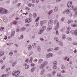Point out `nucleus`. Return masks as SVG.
<instances>
[{
    "label": "nucleus",
    "mask_w": 77,
    "mask_h": 77,
    "mask_svg": "<svg viewBox=\"0 0 77 77\" xmlns=\"http://www.w3.org/2000/svg\"><path fill=\"white\" fill-rule=\"evenodd\" d=\"M56 68H57V66H56L54 65V66L53 67V69H56Z\"/></svg>",
    "instance_id": "3c124183"
},
{
    "label": "nucleus",
    "mask_w": 77,
    "mask_h": 77,
    "mask_svg": "<svg viewBox=\"0 0 77 77\" xmlns=\"http://www.w3.org/2000/svg\"><path fill=\"white\" fill-rule=\"evenodd\" d=\"M9 70H10V68H7L5 69L6 71H7V72L9 71Z\"/></svg>",
    "instance_id": "864d4df0"
},
{
    "label": "nucleus",
    "mask_w": 77,
    "mask_h": 77,
    "mask_svg": "<svg viewBox=\"0 0 77 77\" xmlns=\"http://www.w3.org/2000/svg\"><path fill=\"white\" fill-rule=\"evenodd\" d=\"M43 32H44V31L42 30L41 29L38 32V35H41V34H42Z\"/></svg>",
    "instance_id": "aec40b11"
},
{
    "label": "nucleus",
    "mask_w": 77,
    "mask_h": 77,
    "mask_svg": "<svg viewBox=\"0 0 77 77\" xmlns=\"http://www.w3.org/2000/svg\"><path fill=\"white\" fill-rule=\"evenodd\" d=\"M71 31L70 30H68L66 31V34H69L71 33Z\"/></svg>",
    "instance_id": "c756f323"
},
{
    "label": "nucleus",
    "mask_w": 77,
    "mask_h": 77,
    "mask_svg": "<svg viewBox=\"0 0 77 77\" xmlns=\"http://www.w3.org/2000/svg\"><path fill=\"white\" fill-rule=\"evenodd\" d=\"M48 77H52V75L51 73H49L48 74Z\"/></svg>",
    "instance_id": "8fccbe9b"
},
{
    "label": "nucleus",
    "mask_w": 77,
    "mask_h": 77,
    "mask_svg": "<svg viewBox=\"0 0 77 77\" xmlns=\"http://www.w3.org/2000/svg\"><path fill=\"white\" fill-rule=\"evenodd\" d=\"M3 21L5 23H6L8 22V19L7 18H4Z\"/></svg>",
    "instance_id": "7c9ffc66"
},
{
    "label": "nucleus",
    "mask_w": 77,
    "mask_h": 77,
    "mask_svg": "<svg viewBox=\"0 0 77 77\" xmlns=\"http://www.w3.org/2000/svg\"><path fill=\"white\" fill-rule=\"evenodd\" d=\"M5 29L4 27H2L1 28H0V31H1V32H2L3 31V29Z\"/></svg>",
    "instance_id": "5fc2aeb1"
},
{
    "label": "nucleus",
    "mask_w": 77,
    "mask_h": 77,
    "mask_svg": "<svg viewBox=\"0 0 77 77\" xmlns=\"http://www.w3.org/2000/svg\"><path fill=\"white\" fill-rule=\"evenodd\" d=\"M55 35H59V32H58V31L57 30L55 32Z\"/></svg>",
    "instance_id": "bf43d9fd"
},
{
    "label": "nucleus",
    "mask_w": 77,
    "mask_h": 77,
    "mask_svg": "<svg viewBox=\"0 0 77 77\" xmlns=\"http://www.w3.org/2000/svg\"><path fill=\"white\" fill-rule=\"evenodd\" d=\"M32 46L31 45H29L28 46V49L29 50H32Z\"/></svg>",
    "instance_id": "6ab92c4d"
},
{
    "label": "nucleus",
    "mask_w": 77,
    "mask_h": 77,
    "mask_svg": "<svg viewBox=\"0 0 77 77\" xmlns=\"http://www.w3.org/2000/svg\"><path fill=\"white\" fill-rule=\"evenodd\" d=\"M33 54V52H30L28 55V56H30V55H32V54Z\"/></svg>",
    "instance_id": "6e6d98bb"
},
{
    "label": "nucleus",
    "mask_w": 77,
    "mask_h": 77,
    "mask_svg": "<svg viewBox=\"0 0 77 77\" xmlns=\"http://www.w3.org/2000/svg\"><path fill=\"white\" fill-rule=\"evenodd\" d=\"M66 13L67 14H68L69 12H70V11H71V10L69 9H68L66 10Z\"/></svg>",
    "instance_id": "a211bd4d"
},
{
    "label": "nucleus",
    "mask_w": 77,
    "mask_h": 77,
    "mask_svg": "<svg viewBox=\"0 0 77 77\" xmlns=\"http://www.w3.org/2000/svg\"><path fill=\"white\" fill-rule=\"evenodd\" d=\"M53 20H49L48 24L49 26H52V24H53Z\"/></svg>",
    "instance_id": "39448f33"
},
{
    "label": "nucleus",
    "mask_w": 77,
    "mask_h": 77,
    "mask_svg": "<svg viewBox=\"0 0 77 77\" xmlns=\"http://www.w3.org/2000/svg\"><path fill=\"white\" fill-rule=\"evenodd\" d=\"M31 21H32V20L30 18H26L25 20V23H30Z\"/></svg>",
    "instance_id": "20e7f679"
},
{
    "label": "nucleus",
    "mask_w": 77,
    "mask_h": 77,
    "mask_svg": "<svg viewBox=\"0 0 77 77\" xmlns=\"http://www.w3.org/2000/svg\"><path fill=\"white\" fill-rule=\"evenodd\" d=\"M52 29V27L49 26H48L46 29V32H50V31L51 29Z\"/></svg>",
    "instance_id": "6e6552de"
},
{
    "label": "nucleus",
    "mask_w": 77,
    "mask_h": 77,
    "mask_svg": "<svg viewBox=\"0 0 77 77\" xmlns=\"http://www.w3.org/2000/svg\"><path fill=\"white\" fill-rule=\"evenodd\" d=\"M8 11L6 9L0 7V14H8Z\"/></svg>",
    "instance_id": "f03ea898"
},
{
    "label": "nucleus",
    "mask_w": 77,
    "mask_h": 77,
    "mask_svg": "<svg viewBox=\"0 0 77 77\" xmlns=\"http://www.w3.org/2000/svg\"><path fill=\"white\" fill-rule=\"evenodd\" d=\"M17 52H18V50L17 49H15L14 51V53H17Z\"/></svg>",
    "instance_id": "13d9d810"
},
{
    "label": "nucleus",
    "mask_w": 77,
    "mask_h": 77,
    "mask_svg": "<svg viewBox=\"0 0 77 77\" xmlns=\"http://www.w3.org/2000/svg\"><path fill=\"white\" fill-rule=\"evenodd\" d=\"M64 20H65V17H63L60 20L61 22V23H63V22L64 21Z\"/></svg>",
    "instance_id": "473e14b6"
},
{
    "label": "nucleus",
    "mask_w": 77,
    "mask_h": 77,
    "mask_svg": "<svg viewBox=\"0 0 77 77\" xmlns=\"http://www.w3.org/2000/svg\"><path fill=\"white\" fill-rule=\"evenodd\" d=\"M58 7H55L54 9V11L55 12H57V11H58Z\"/></svg>",
    "instance_id": "412c9836"
},
{
    "label": "nucleus",
    "mask_w": 77,
    "mask_h": 77,
    "mask_svg": "<svg viewBox=\"0 0 77 77\" xmlns=\"http://www.w3.org/2000/svg\"><path fill=\"white\" fill-rule=\"evenodd\" d=\"M61 69H65V66H62Z\"/></svg>",
    "instance_id": "69168bd1"
},
{
    "label": "nucleus",
    "mask_w": 77,
    "mask_h": 77,
    "mask_svg": "<svg viewBox=\"0 0 77 77\" xmlns=\"http://www.w3.org/2000/svg\"><path fill=\"white\" fill-rule=\"evenodd\" d=\"M48 64V62L47 61H45L41 64L39 66V68L40 69H44L45 68V66L47 65Z\"/></svg>",
    "instance_id": "f257e3e1"
},
{
    "label": "nucleus",
    "mask_w": 77,
    "mask_h": 77,
    "mask_svg": "<svg viewBox=\"0 0 77 77\" xmlns=\"http://www.w3.org/2000/svg\"><path fill=\"white\" fill-rule=\"evenodd\" d=\"M71 27H77V24L75 23H72L71 24Z\"/></svg>",
    "instance_id": "2eb2a0df"
},
{
    "label": "nucleus",
    "mask_w": 77,
    "mask_h": 77,
    "mask_svg": "<svg viewBox=\"0 0 77 77\" xmlns=\"http://www.w3.org/2000/svg\"><path fill=\"white\" fill-rule=\"evenodd\" d=\"M4 54H5V52H0V57H1V56H2Z\"/></svg>",
    "instance_id": "bb28decb"
},
{
    "label": "nucleus",
    "mask_w": 77,
    "mask_h": 77,
    "mask_svg": "<svg viewBox=\"0 0 77 77\" xmlns=\"http://www.w3.org/2000/svg\"><path fill=\"white\" fill-rule=\"evenodd\" d=\"M34 71H35V69H34V68H32L31 69V72H33Z\"/></svg>",
    "instance_id": "603ef678"
},
{
    "label": "nucleus",
    "mask_w": 77,
    "mask_h": 77,
    "mask_svg": "<svg viewBox=\"0 0 77 77\" xmlns=\"http://www.w3.org/2000/svg\"><path fill=\"white\" fill-rule=\"evenodd\" d=\"M75 15H77V10H75Z\"/></svg>",
    "instance_id": "774afa93"
},
{
    "label": "nucleus",
    "mask_w": 77,
    "mask_h": 77,
    "mask_svg": "<svg viewBox=\"0 0 77 77\" xmlns=\"http://www.w3.org/2000/svg\"><path fill=\"white\" fill-rule=\"evenodd\" d=\"M61 75V73H59L57 75V77H60Z\"/></svg>",
    "instance_id": "49530a36"
},
{
    "label": "nucleus",
    "mask_w": 77,
    "mask_h": 77,
    "mask_svg": "<svg viewBox=\"0 0 77 77\" xmlns=\"http://www.w3.org/2000/svg\"><path fill=\"white\" fill-rule=\"evenodd\" d=\"M72 5V2L71 1H69L67 3V7L68 8H70L71 6V5Z\"/></svg>",
    "instance_id": "0eeeda50"
},
{
    "label": "nucleus",
    "mask_w": 77,
    "mask_h": 77,
    "mask_svg": "<svg viewBox=\"0 0 77 77\" xmlns=\"http://www.w3.org/2000/svg\"><path fill=\"white\" fill-rule=\"evenodd\" d=\"M33 61V57H30V60H29V62L31 63H32V62Z\"/></svg>",
    "instance_id": "b1692460"
},
{
    "label": "nucleus",
    "mask_w": 77,
    "mask_h": 77,
    "mask_svg": "<svg viewBox=\"0 0 77 77\" xmlns=\"http://www.w3.org/2000/svg\"><path fill=\"white\" fill-rule=\"evenodd\" d=\"M32 46L33 48H35L36 47V44L35 43H33L32 44Z\"/></svg>",
    "instance_id": "4be33fe9"
},
{
    "label": "nucleus",
    "mask_w": 77,
    "mask_h": 77,
    "mask_svg": "<svg viewBox=\"0 0 77 77\" xmlns=\"http://www.w3.org/2000/svg\"><path fill=\"white\" fill-rule=\"evenodd\" d=\"M53 48H50L48 49L47 51L48 52H50V51H53Z\"/></svg>",
    "instance_id": "393cba45"
},
{
    "label": "nucleus",
    "mask_w": 77,
    "mask_h": 77,
    "mask_svg": "<svg viewBox=\"0 0 77 77\" xmlns=\"http://www.w3.org/2000/svg\"><path fill=\"white\" fill-rule=\"evenodd\" d=\"M56 72L54 71L52 72V74L53 75H55V74H56Z\"/></svg>",
    "instance_id": "09e8293b"
},
{
    "label": "nucleus",
    "mask_w": 77,
    "mask_h": 77,
    "mask_svg": "<svg viewBox=\"0 0 77 77\" xmlns=\"http://www.w3.org/2000/svg\"><path fill=\"white\" fill-rule=\"evenodd\" d=\"M71 9L73 10L74 11H77V8L76 7H74V6H72L71 8Z\"/></svg>",
    "instance_id": "9d476101"
},
{
    "label": "nucleus",
    "mask_w": 77,
    "mask_h": 77,
    "mask_svg": "<svg viewBox=\"0 0 77 77\" xmlns=\"http://www.w3.org/2000/svg\"><path fill=\"white\" fill-rule=\"evenodd\" d=\"M18 0H13L12 3L13 4H15L18 1Z\"/></svg>",
    "instance_id": "c85d7f7f"
},
{
    "label": "nucleus",
    "mask_w": 77,
    "mask_h": 77,
    "mask_svg": "<svg viewBox=\"0 0 77 77\" xmlns=\"http://www.w3.org/2000/svg\"><path fill=\"white\" fill-rule=\"evenodd\" d=\"M16 63L15 62H14L12 63V66L13 67L15 66L16 65Z\"/></svg>",
    "instance_id": "72a5a7b5"
},
{
    "label": "nucleus",
    "mask_w": 77,
    "mask_h": 77,
    "mask_svg": "<svg viewBox=\"0 0 77 77\" xmlns=\"http://www.w3.org/2000/svg\"><path fill=\"white\" fill-rule=\"evenodd\" d=\"M62 73H63V74L65 73V70H63L61 71Z\"/></svg>",
    "instance_id": "338daca9"
},
{
    "label": "nucleus",
    "mask_w": 77,
    "mask_h": 77,
    "mask_svg": "<svg viewBox=\"0 0 77 77\" xmlns=\"http://www.w3.org/2000/svg\"><path fill=\"white\" fill-rule=\"evenodd\" d=\"M37 51L38 52H41V49L39 48H37Z\"/></svg>",
    "instance_id": "e433bc0d"
},
{
    "label": "nucleus",
    "mask_w": 77,
    "mask_h": 77,
    "mask_svg": "<svg viewBox=\"0 0 77 77\" xmlns=\"http://www.w3.org/2000/svg\"><path fill=\"white\" fill-rule=\"evenodd\" d=\"M32 16L34 18H36V17H37V14H36V13H34L33 14Z\"/></svg>",
    "instance_id": "a878e982"
},
{
    "label": "nucleus",
    "mask_w": 77,
    "mask_h": 77,
    "mask_svg": "<svg viewBox=\"0 0 77 77\" xmlns=\"http://www.w3.org/2000/svg\"><path fill=\"white\" fill-rule=\"evenodd\" d=\"M6 75L5 74H4L1 75L0 77H6Z\"/></svg>",
    "instance_id": "de8ad7c7"
},
{
    "label": "nucleus",
    "mask_w": 77,
    "mask_h": 77,
    "mask_svg": "<svg viewBox=\"0 0 77 77\" xmlns=\"http://www.w3.org/2000/svg\"><path fill=\"white\" fill-rule=\"evenodd\" d=\"M26 62L28 63L29 62V59L27 58L26 60H25Z\"/></svg>",
    "instance_id": "4d7b16f0"
},
{
    "label": "nucleus",
    "mask_w": 77,
    "mask_h": 77,
    "mask_svg": "<svg viewBox=\"0 0 77 77\" xmlns=\"http://www.w3.org/2000/svg\"><path fill=\"white\" fill-rule=\"evenodd\" d=\"M46 29V26H43L41 29H42V30L44 31V30H45Z\"/></svg>",
    "instance_id": "2f4dec72"
},
{
    "label": "nucleus",
    "mask_w": 77,
    "mask_h": 77,
    "mask_svg": "<svg viewBox=\"0 0 77 77\" xmlns=\"http://www.w3.org/2000/svg\"><path fill=\"white\" fill-rule=\"evenodd\" d=\"M45 57L46 58H50L49 54H47L46 55Z\"/></svg>",
    "instance_id": "58836bf2"
},
{
    "label": "nucleus",
    "mask_w": 77,
    "mask_h": 77,
    "mask_svg": "<svg viewBox=\"0 0 77 77\" xmlns=\"http://www.w3.org/2000/svg\"><path fill=\"white\" fill-rule=\"evenodd\" d=\"M49 57H53L54 55L52 53H49Z\"/></svg>",
    "instance_id": "f704fd0d"
},
{
    "label": "nucleus",
    "mask_w": 77,
    "mask_h": 77,
    "mask_svg": "<svg viewBox=\"0 0 77 77\" xmlns=\"http://www.w3.org/2000/svg\"><path fill=\"white\" fill-rule=\"evenodd\" d=\"M67 39L68 41H72V38L69 37H67Z\"/></svg>",
    "instance_id": "cd10ccee"
},
{
    "label": "nucleus",
    "mask_w": 77,
    "mask_h": 77,
    "mask_svg": "<svg viewBox=\"0 0 77 77\" xmlns=\"http://www.w3.org/2000/svg\"><path fill=\"white\" fill-rule=\"evenodd\" d=\"M42 62H43V59H40L38 61V64H40V63H41Z\"/></svg>",
    "instance_id": "4468645a"
},
{
    "label": "nucleus",
    "mask_w": 77,
    "mask_h": 77,
    "mask_svg": "<svg viewBox=\"0 0 77 77\" xmlns=\"http://www.w3.org/2000/svg\"><path fill=\"white\" fill-rule=\"evenodd\" d=\"M57 23H59V22H58V20H55L54 21V24H57Z\"/></svg>",
    "instance_id": "4c0bfd02"
},
{
    "label": "nucleus",
    "mask_w": 77,
    "mask_h": 77,
    "mask_svg": "<svg viewBox=\"0 0 77 77\" xmlns=\"http://www.w3.org/2000/svg\"><path fill=\"white\" fill-rule=\"evenodd\" d=\"M45 71L43 70H42L41 72V75H43L44 74Z\"/></svg>",
    "instance_id": "ea45409f"
},
{
    "label": "nucleus",
    "mask_w": 77,
    "mask_h": 77,
    "mask_svg": "<svg viewBox=\"0 0 77 77\" xmlns=\"http://www.w3.org/2000/svg\"><path fill=\"white\" fill-rule=\"evenodd\" d=\"M24 66H25V69H29V66L27 64H26Z\"/></svg>",
    "instance_id": "f3484780"
},
{
    "label": "nucleus",
    "mask_w": 77,
    "mask_h": 77,
    "mask_svg": "<svg viewBox=\"0 0 77 77\" xmlns=\"http://www.w3.org/2000/svg\"><path fill=\"white\" fill-rule=\"evenodd\" d=\"M57 61L54 62H53L54 65L56 66V65H57Z\"/></svg>",
    "instance_id": "79ce46f5"
},
{
    "label": "nucleus",
    "mask_w": 77,
    "mask_h": 77,
    "mask_svg": "<svg viewBox=\"0 0 77 77\" xmlns=\"http://www.w3.org/2000/svg\"><path fill=\"white\" fill-rule=\"evenodd\" d=\"M6 3H7V4H9V3H10V1L9 0H7L6 1Z\"/></svg>",
    "instance_id": "0e129e2a"
},
{
    "label": "nucleus",
    "mask_w": 77,
    "mask_h": 77,
    "mask_svg": "<svg viewBox=\"0 0 77 77\" xmlns=\"http://www.w3.org/2000/svg\"><path fill=\"white\" fill-rule=\"evenodd\" d=\"M25 9L26 11H29V10H30V8L29 7H26V8Z\"/></svg>",
    "instance_id": "680f3d73"
},
{
    "label": "nucleus",
    "mask_w": 77,
    "mask_h": 77,
    "mask_svg": "<svg viewBox=\"0 0 77 77\" xmlns=\"http://www.w3.org/2000/svg\"><path fill=\"white\" fill-rule=\"evenodd\" d=\"M73 23V21L71 20H69L67 21V23L68 24H71Z\"/></svg>",
    "instance_id": "ddd939ff"
},
{
    "label": "nucleus",
    "mask_w": 77,
    "mask_h": 77,
    "mask_svg": "<svg viewBox=\"0 0 77 77\" xmlns=\"http://www.w3.org/2000/svg\"><path fill=\"white\" fill-rule=\"evenodd\" d=\"M54 40L56 42H59V39H58V38L57 37H55L54 38Z\"/></svg>",
    "instance_id": "dca6fc26"
},
{
    "label": "nucleus",
    "mask_w": 77,
    "mask_h": 77,
    "mask_svg": "<svg viewBox=\"0 0 77 77\" xmlns=\"http://www.w3.org/2000/svg\"><path fill=\"white\" fill-rule=\"evenodd\" d=\"M20 73V70H16L13 72L12 74L14 76H16V75H18Z\"/></svg>",
    "instance_id": "7ed1b4c3"
},
{
    "label": "nucleus",
    "mask_w": 77,
    "mask_h": 77,
    "mask_svg": "<svg viewBox=\"0 0 77 77\" xmlns=\"http://www.w3.org/2000/svg\"><path fill=\"white\" fill-rule=\"evenodd\" d=\"M47 21L46 20H44L43 21L42 20L40 21V23L42 25V24H45V23H47Z\"/></svg>",
    "instance_id": "1a4fd4ad"
},
{
    "label": "nucleus",
    "mask_w": 77,
    "mask_h": 77,
    "mask_svg": "<svg viewBox=\"0 0 77 77\" xmlns=\"http://www.w3.org/2000/svg\"><path fill=\"white\" fill-rule=\"evenodd\" d=\"M39 17H38L35 20V22H38L39 20Z\"/></svg>",
    "instance_id": "37998d69"
},
{
    "label": "nucleus",
    "mask_w": 77,
    "mask_h": 77,
    "mask_svg": "<svg viewBox=\"0 0 77 77\" xmlns=\"http://www.w3.org/2000/svg\"><path fill=\"white\" fill-rule=\"evenodd\" d=\"M23 38H24V37H23V35H21L20 37H19V39H23Z\"/></svg>",
    "instance_id": "c03bdc74"
},
{
    "label": "nucleus",
    "mask_w": 77,
    "mask_h": 77,
    "mask_svg": "<svg viewBox=\"0 0 77 77\" xmlns=\"http://www.w3.org/2000/svg\"><path fill=\"white\" fill-rule=\"evenodd\" d=\"M74 34L76 35L77 36V30H75L74 31Z\"/></svg>",
    "instance_id": "a18cd8bd"
},
{
    "label": "nucleus",
    "mask_w": 77,
    "mask_h": 77,
    "mask_svg": "<svg viewBox=\"0 0 77 77\" xmlns=\"http://www.w3.org/2000/svg\"><path fill=\"white\" fill-rule=\"evenodd\" d=\"M15 31H12V32L11 34V37H12L14 36V34H15Z\"/></svg>",
    "instance_id": "5701e85b"
},
{
    "label": "nucleus",
    "mask_w": 77,
    "mask_h": 77,
    "mask_svg": "<svg viewBox=\"0 0 77 77\" xmlns=\"http://www.w3.org/2000/svg\"><path fill=\"white\" fill-rule=\"evenodd\" d=\"M74 32H75V31H74L73 30H71V32L72 34V35H74Z\"/></svg>",
    "instance_id": "052dcab7"
},
{
    "label": "nucleus",
    "mask_w": 77,
    "mask_h": 77,
    "mask_svg": "<svg viewBox=\"0 0 77 77\" xmlns=\"http://www.w3.org/2000/svg\"><path fill=\"white\" fill-rule=\"evenodd\" d=\"M21 29V27L20 26H18L17 29H16V32H18L20 31V30Z\"/></svg>",
    "instance_id": "f8f14e48"
},
{
    "label": "nucleus",
    "mask_w": 77,
    "mask_h": 77,
    "mask_svg": "<svg viewBox=\"0 0 77 77\" xmlns=\"http://www.w3.org/2000/svg\"><path fill=\"white\" fill-rule=\"evenodd\" d=\"M9 54L10 56H12L13 55V52H10Z\"/></svg>",
    "instance_id": "e2e57ef3"
},
{
    "label": "nucleus",
    "mask_w": 77,
    "mask_h": 77,
    "mask_svg": "<svg viewBox=\"0 0 77 77\" xmlns=\"http://www.w3.org/2000/svg\"><path fill=\"white\" fill-rule=\"evenodd\" d=\"M26 28L25 27H23L21 28H20V32H24L26 30Z\"/></svg>",
    "instance_id": "9b49d317"
},
{
    "label": "nucleus",
    "mask_w": 77,
    "mask_h": 77,
    "mask_svg": "<svg viewBox=\"0 0 77 77\" xmlns=\"http://www.w3.org/2000/svg\"><path fill=\"white\" fill-rule=\"evenodd\" d=\"M71 27L70 26H68L66 27V29L68 30H71Z\"/></svg>",
    "instance_id": "c9c22d12"
},
{
    "label": "nucleus",
    "mask_w": 77,
    "mask_h": 77,
    "mask_svg": "<svg viewBox=\"0 0 77 77\" xmlns=\"http://www.w3.org/2000/svg\"><path fill=\"white\" fill-rule=\"evenodd\" d=\"M59 23L58 22L56 23V25L55 26L54 29L55 30H58L59 29Z\"/></svg>",
    "instance_id": "423d86ee"
},
{
    "label": "nucleus",
    "mask_w": 77,
    "mask_h": 77,
    "mask_svg": "<svg viewBox=\"0 0 77 77\" xmlns=\"http://www.w3.org/2000/svg\"><path fill=\"white\" fill-rule=\"evenodd\" d=\"M62 38L63 39H66V36L65 35H62Z\"/></svg>",
    "instance_id": "a19ab883"
}]
</instances>
